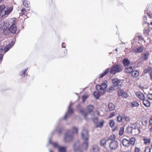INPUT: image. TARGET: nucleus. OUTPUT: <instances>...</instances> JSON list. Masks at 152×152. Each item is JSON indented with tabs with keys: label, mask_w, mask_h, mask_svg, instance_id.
Segmentation results:
<instances>
[{
	"label": "nucleus",
	"mask_w": 152,
	"mask_h": 152,
	"mask_svg": "<svg viewBox=\"0 0 152 152\" xmlns=\"http://www.w3.org/2000/svg\"><path fill=\"white\" fill-rule=\"evenodd\" d=\"M89 137L87 129L85 128H83L81 133V137L83 140V142L81 145H80L79 141L76 142L73 147L75 150L78 151L80 152H82L81 149L84 150H86L88 145Z\"/></svg>",
	"instance_id": "1"
},
{
	"label": "nucleus",
	"mask_w": 152,
	"mask_h": 152,
	"mask_svg": "<svg viewBox=\"0 0 152 152\" xmlns=\"http://www.w3.org/2000/svg\"><path fill=\"white\" fill-rule=\"evenodd\" d=\"M13 8L9 7L4 5H0V17L2 18H6L12 11Z\"/></svg>",
	"instance_id": "2"
},
{
	"label": "nucleus",
	"mask_w": 152,
	"mask_h": 152,
	"mask_svg": "<svg viewBox=\"0 0 152 152\" xmlns=\"http://www.w3.org/2000/svg\"><path fill=\"white\" fill-rule=\"evenodd\" d=\"M115 135H111L110 138V141L108 144L111 150H115L117 149L118 146V143L117 141L113 140L115 139Z\"/></svg>",
	"instance_id": "3"
},
{
	"label": "nucleus",
	"mask_w": 152,
	"mask_h": 152,
	"mask_svg": "<svg viewBox=\"0 0 152 152\" xmlns=\"http://www.w3.org/2000/svg\"><path fill=\"white\" fill-rule=\"evenodd\" d=\"M123 69L122 66L121 65H115L113 66L110 71V73L112 74H115L116 73L121 72Z\"/></svg>",
	"instance_id": "4"
},
{
	"label": "nucleus",
	"mask_w": 152,
	"mask_h": 152,
	"mask_svg": "<svg viewBox=\"0 0 152 152\" xmlns=\"http://www.w3.org/2000/svg\"><path fill=\"white\" fill-rule=\"evenodd\" d=\"M81 113L83 115L84 118L86 119H94V115L96 114L98 115H99V113L98 111H95L94 112V114L93 115H91L90 113H84V110H81L80 111Z\"/></svg>",
	"instance_id": "5"
},
{
	"label": "nucleus",
	"mask_w": 152,
	"mask_h": 152,
	"mask_svg": "<svg viewBox=\"0 0 152 152\" xmlns=\"http://www.w3.org/2000/svg\"><path fill=\"white\" fill-rule=\"evenodd\" d=\"M73 135L72 132L68 131L66 132L64 138V141L66 142H69L72 140Z\"/></svg>",
	"instance_id": "6"
},
{
	"label": "nucleus",
	"mask_w": 152,
	"mask_h": 152,
	"mask_svg": "<svg viewBox=\"0 0 152 152\" xmlns=\"http://www.w3.org/2000/svg\"><path fill=\"white\" fill-rule=\"evenodd\" d=\"M9 25L8 22L6 21L4 22L3 24L1 25V32L4 35H6L7 33V27Z\"/></svg>",
	"instance_id": "7"
},
{
	"label": "nucleus",
	"mask_w": 152,
	"mask_h": 152,
	"mask_svg": "<svg viewBox=\"0 0 152 152\" xmlns=\"http://www.w3.org/2000/svg\"><path fill=\"white\" fill-rule=\"evenodd\" d=\"M107 87L106 83H102L101 85H97L96 86V90H99L101 91L100 93L104 94V89Z\"/></svg>",
	"instance_id": "8"
},
{
	"label": "nucleus",
	"mask_w": 152,
	"mask_h": 152,
	"mask_svg": "<svg viewBox=\"0 0 152 152\" xmlns=\"http://www.w3.org/2000/svg\"><path fill=\"white\" fill-rule=\"evenodd\" d=\"M133 141V138H131L129 140L125 139H123L122 140V143L123 145L126 147H128L130 144H132Z\"/></svg>",
	"instance_id": "9"
},
{
	"label": "nucleus",
	"mask_w": 152,
	"mask_h": 152,
	"mask_svg": "<svg viewBox=\"0 0 152 152\" xmlns=\"http://www.w3.org/2000/svg\"><path fill=\"white\" fill-rule=\"evenodd\" d=\"M72 105V103L71 102L69 105L67 112L65 116H64V118L65 119H66L67 117L73 113V110L71 108V107Z\"/></svg>",
	"instance_id": "10"
},
{
	"label": "nucleus",
	"mask_w": 152,
	"mask_h": 152,
	"mask_svg": "<svg viewBox=\"0 0 152 152\" xmlns=\"http://www.w3.org/2000/svg\"><path fill=\"white\" fill-rule=\"evenodd\" d=\"M14 43L12 41L11 42L9 43L6 47L4 48V52L5 53H6L11 48L13 45H14Z\"/></svg>",
	"instance_id": "11"
},
{
	"label": "nucleus",
	"mask_w": 152,
	"mask_h": 152,
	"mask_svg": "<svg viewBox=\"0 0 152 152\" xmlns=\"http://www.w3.org/2000/svg\"><path fill=\"white\" fill-rule=\"evenodd\" d=\"M118 94L119 96H121L123 98H126L128 96L127 94L123 90H120L118 92Z\"/></svg>",
	"instance_id": "12"
},
{
	"label": "nucleus",
	"mask_w": 152,
	"mask_h": 152,
	"mask_svg": "<svg viewBox=\"0 0 152 152\" xmlns=\"http://www.w3.org/2000/svg\"><path fill=\"white\" fill-rule=\"evenodd\" d=\"M16 27L15 24L14 23H13L9 28V31L13 34L16 33Z\"/></svg>",
	"instance_id": "13"
},
{
	"label": "nucleus",
	"mask_w": 152,
	"mask_h": 152,
	"mask_svg": "<svg viewBox=\"0 0 152 152\" xmlns=\"http://www.w3.org/2000/svg\"><path fill=\"white\" fill-rule=\"evenodd\" d=\"M99 148L96 145H92L90 150V152H99Z\"/></svg>",
	"instance_id": "14"
},
{
	"label": "nucleus",
	"mask_w": 152,
	"mask_h": 152,
	"mask_svg": "<svg viewBox=\"0 0 152 152\" xmlns=\"http://www.w3.org/2000/svg\"><path fill=\"white\" fill-rule=\"evenodd\" d=\"M110 141V138L107 139H102L100 141V145L103 146H105L107 143H108Z\"/></svg>",
	"instance_id": "15"
},
{
	"label": "nucleus",
	"mask_w": 152,
	"mask_h": 152,
	"mask_svg": "<svg viewBox=\"0 0 152 152\" xmlns=\"http://www.w3.org/2000/svg\"><path fill=\"white\" fill-rule=\"evenodd\" d=\"M112 83L114 85L118 87L120 85V80L117 78H113L112 80Z\"/></svg>",
	"instance_id": "16"
},
{
	"label": "nucleus",
	"mask_w": 152,
	"mask_h": 152,
	"mask_svg": "<svg viewBox=\"0 0 152 152\" xmlns=\"http://www.w3.org/2000/svg\"><path fill=\"white\" fill-rule=\"evenodd\" d=\"M149 56V53L148 52H146L143 54H142L141 58L143 60L146 61L148 59Z\"/></svg>",
	"instance_id": "17"
},
{
	"label": "nucleus",
	"mask_w": 152,
	"mask_h": 152,
	"mask_svg": "<svg viewBox=\"0 0 152 152\" xmlns=\"http://www.w3.org/2000/svg\"><path fill=\"white\" fill-rule=\"evenodd\" d=\"M137 96L141 100H143L145 99L144 94L140 92H137L136 93Z\"/></svg>",
	"instance_id": "18"
},
{
	"label": "nucleus",
	"mask_w": 152,
	"mask_h": 152,
	"mask_svg": "<svg viewBox=\"0 0 152 152\" xmlns=\"http://www.w3.org/2000/svg\"><path fill=\"white\" fill-rule=\"evenodd\" d=\"M126 73L129 74H132L133 69L132 66H129L126 68L125 69Z\"/></svg>",
	"instance_id": "19"
},
{
	"label": "nucleus",
	"mask_w": 152,
	"mask_h": 152,
	"mask_svg": "<svg viewBox=\"0 0 152 152\" xmlns=\"http://www.w3.org/2000/svg\"><path fill=\"white\" fill-rule=\"evenodd\" d=\"M97 91H94L93 93L94 97L97 99H98L99 96L103 94L100 93V91H101L99 90H97Z\"/></svg>",
	"instance_id": "20"
},
{
	"label": "nucleus",
	"mask_w": 152,
	"mask_h": 152,
	"mask_svg": "<svg viewBox=\"0 0 152 152\" xmlns=\"http://www.w3.org/2000/svg\"><path fill=\"white\" fill-rule=\"evenodd\" d=\"M115 123L114 121L113 120H110V125L112 127H114L113 129V131H115L117 128V126H115Z\"/></svg>",
	"instance_id": "21"
},
{
	"label": "nucleus",
	"mask_w": 152,
	"mask_h": 152,
	"mask_svg": "<svg viewBox=\"0 0 152 152\" xmlns=\"http://www.w3.org/2000/svg\"><path fill=\"white\" fill-rule=\"evenodd\" d=\"M144 50V47L143 46H140L136 49H135L134 50V52L137 53H141Z\"/></svg>",
	"instance_id": "22"
},
{
	"label": "nucleus",
	"mask_w": 152,
	"mask_h": 152,
	"mask_svg": "<svg viewBox=\"0 0 152 152\" xmlns=\"http://www.w3.org/2000/svg\"><path fill=\"white\" fill-rule=\"evenodd\" d=\"M123 63L125 66H127L130 64V62L129 60L127 58H124L123 61Z\"/></svg>",
	"instance_id": "23"
},
{
	"label": "nucleus",
	"mask_w": 152,
	"mask_h": 152,
	"mask_svg": "<svg viewBox=\"0 0 152 152\" xmlns=\"http://www.w3.org/2000/svg\"><path fill=\"white\" fill-rule=\"evenodd\" d=\"M149 8H148V9L145 11V14L147 15L148 17L150 18H152V14L150 12V10L148 9Z\"/></svg>",
	"instance_id": "24"
},
{
	"label": "nucleus",
	"mask_w": 152,
	"mask_h": 152,
	"mask_svg": "<svg viewBox=\"0 0 152 152\" xmlns=\"http://www.w3.org/2000/svg\"><path fill=\"white\" fill-rule=\"evenodd\" d=\"M66 148L64 146H60L58 147V152H66Z\"/></svg>",
	"instance_id": "25"
},
{
	"label": "nucleus",
	"mask_w": 152,
	"mask_h": 152,
	"mask_svg": "<svg viewBox=\"0 0 152 152\" xmlns=\"http://www.w3.org/2000/svg\"><path fill=\"white\" fill-rule=\"evenodd\" d=\"M142 100L143 104L146 107H148L150 105V102L148 100H145L144 99Z\"/></svg>",
	"instance_id": "26"
},
{
	"label": "nucleus",
	"mask_w": 152,
	"mask_h": 152,
	"mask_svg": "<svg viewBox=\"0 0 152 152\" xmlns=\"http://www.w3.org/2000/svg\"><path fill=\"white\" fill-rule=\"evenodd\" d=\"M115 106L114 104L110 103L109 104L108 108L110 111L114 110L115 109Z\"/></svg>",
	"instance_id": "27"
},
{
	"label": "nucleus",
	"mask_w": 152,
	"mask_h": 152,
	"mask_svg": "<svg viewBox=\"0 0 152 152\" xmlns=\"http://www.w3.org/2000/svg\"><path fill=\"white\" fill-rule=\"evenodd\" d=\"M104 123V121L102 120H101L98 122L96 124V126L98 127H102Z\"/></svg>",
	"instance_id": "28"
},
{
	"label": "nucleus",
	"mask_w": 152,
	"mask_h": 152,
	"mask_svg": "<svg viewBox=\"0 0 152 152\" xmlns=\"http://www.w3.org/2000/svg\"><path fill=\"white\" fill-rule=\"evenodd\" d=\"M143 140L144 141V143L146 145H149L151 142V140L150 139L146 138H143Z\"/></svg>",
	"instance_id": "29"
},
{
	"label": "nucleus",
	"mask_w": 152,
	"mask_h": 152,
	"mask_svg": "<svg viewBox=\"0 0 152 152\" xmlns=\"http://www.w3.org/2000/svg\"><path fill=\"white\" fill-rule=\"evenodd\" d=\"M109 69H107L104 72H103V73L100 74L99 77L100 78L103 77L105 75L107 74L109 72Z\"/></svg>",
	"instance_id": "30"
},
{
	"label": "nucleus",
	"mask_w": 152,
	"mask_h": 152,
	"mask_svg": "<svg viewBox=\"0 0 152 152\" xmlns=\"http://www.w3.org/2000/svg\"><path fill=\"white\" fill-rule=\"evenodd\" d=\"M93 109V106L92 105H89L87 107V111L90 113L92 111Z\"/></svg>",
	"instance_id": "31"
},
{
	"label": "nucleus",
	"mask_w": 152,
	"mask_h": 152,
	"mask_svg": "<svg viewBox=\"0 0 152 152\" xmlns=\"http://www.w3.org/2000/svg\"><path fill=\"white\" fill-rule=\"evenodd\" d=\"M134 78L138 77L139 75V71L137 70L134 71Z\"/></svg>",
	"instance_id": "32"
},
{
	"label": "nucleus",
	"mask_w": 152,
	"mask_h": 152,
	"mask_svg": "<svg viewBox=\"0 0 152 152\" xmlns=\"http://www.w3.org/2000/svg\"><path fill=\"white\" fill-rule=\"evenodd\" d=\"M151 68L149 66H148L145 68L144 70V72L145 73H147L150 72L151 70Z\"/></svg>",
	"instance_id": "33"
},
{
	"label": "nucleus",
	"mask_w": 152,
	"mask_h": 152,
	"mask_svg": "<svg viewBox=\"0 0 152 152\" xmlns=\"http://www.w3.org/2000/svg\"><path fill=\"white\" fill-rule=\"evenodd\" d=\"M143 27L144 28V29L145 28H149V23H147L146 21L143 22Z\"/></svg>",
	"instance_id": "34"
},
{
	"label": "nucleus",
	"mask_w": 152,
	"mask_h": 152,
	"mask_svg": "<svg viewBox=\"0 0 152 152\" xmlns=\"http://www.w3.org/2000/svg\"><path fill=\"white\" fill-rule=\"evenodd\" d=\"M124 132V127H122L120 128L119 132V134L120 136L122 135Z\"/></svg>",
	"instance_id": "35"
},
{
	"label": "nucleus",
	"mask_w": 152,
	"mask_h": 152,
	"mask_svg": "<svg viewBox=\"0 0 152 152\" xmlns=\"http://www.w3.org/2000/svg\"><path fill=\"white\" fill-rule=\"evenodd\" d=\"M49 142L50 144H52L54 147L58 148V147L59 146L58 143L57 142L52 143L51 142L50 140H49Z\"/></svg>",
	"instance_id": "36"
},
{
	"label": "nucleus",
	"mask_w": 152,
	"mask_h": 152,
	"mask_svg": "<svg viewBox=\"0 0 152 152\" xmlns=\"http://www.w3.org/2000/svg\"><path fill=\"white\" fill-rule=\"evenodd\" d=\"M23 5L26 7H28L29 6V3L26 1H23Z\"/></svg>",
	"instance_id": "37"
},
{
	"label": "nucleus",
	"mask_w": 152,
	"mask_h": 152,
	"mask_svg": "<svg viewBox=\"0 0 152 152\" xmlns=\"http://www.w3.org/2000/svg\"><path fill=\"white\" fill-rule=\"evenodd\" d=\"M72 132L73 134H77L78 132V129L76 127H73L72 128Z\"/></svg>",
	"instance_id": "38"
},
{
	"label": "nucleus",
	"mask_w": 152,
	"mask_h": 152,
	"mask_svg": "<svg viewBox=\"0 0 152 152\" xmlns=\"http://www.w3.org/2000/svg\"><path fill=\"white\" fill-rule=\"evenodd\" d=\"M150 29L149 28H145L143 30V33L144 34H148L149 32Z\"/></svg>",
	"instance_id": "39"
},
{
	"label": "nucleus",
	"mask_w": 152,
	"mask_h": 152,
	"mask_svg": "<svg viewBox=\"0 0 152 152\" xmlns=\"http://www.w3.org/2000/svg\"><path fill=\"white\" fill-rule=\"evenodd\" d=\"M117 120L119 122H121L122 121V117L120 115H118L117 117Z\"/></svg>",
	"instance_id": "40"
},
{
	"label": "nucleus",
	"mask_w": 152,
	"mask_h": 152,
	"mask_svg": "<svg viewBox=\"0 0 152 152\" xmlns=\"http://www.w3.org/2000/svg\"><path fill=\"white\" fill-rule=\"evenodd\" d=\"M88 97V96L87 95H85L83 96L82 97V99L83 102H84L86 99Z\"/></svg>",
	"instance_id": "41"
},
{
	"label": "nucleus",
	"mask_w": 152,
	"mask_h": 152,
	"mask_svg": "<svg viewBox=\"0 0 152 152\" xmlns=\"http://www.w3.org/2000/svg\"><path fill=\"white\" fill-rule=\"evenodd\" d=\"M136 38H137V39H139V40H143L144 39L141 36H136Z\"/></svg>",
	"instance_id": "42"
},
{
	"label": "nucleus",
	"mask_w": 152,
	"mask_h": 152,
	"mask_svg": "<svg viewBox=\"0 0 152 152\" xmlns=\"http://www.w3.org/2000/svg\"><path fill=\"white\" fill-rule=\"evenodd\" d=\"M128 132L129 133L132 132V128L131 126H129L127 128Z\"/></svg>",
	"instance_id": "43"
},
{
	"label": "nucleus",
	"mask_w": 152,
	"mask_h": 152,
	"mask_svg": "<svg viewBox=\"0 0 152 152\" xmlns=\"http://www.w3.org/2000/svg\"><path fill=\"white\" fill-rule=\"evenodd\" d=\"M148 98L151 100H152V94L149 93L147 95Z\"/></svg>",
	"instance_id": "44"
},
{
	"label": "nucleus",
	"mask_w": 152,
	"mask_h": 152,
	"mask_svg": "<svg viewBox=\"0 0 152 152\" xmlns=\"http://www.w3.org/2000/svg\"><path fill=\"white\" fill-rule=\"evenodd\" d=\"M139 105V103L136 101H134V107H137Z\"/></svg>",
	"instance_id": "45"
},
{
	"label": "nucleus",
	"mask_w": 152,
	"mask_h": 152,
	"mask_svg": "<svg viewBox=\"0 0 152 152\" xmlns=\"http://www.w3.org/2000/svg\"><path fill=\"white\" fill-rule=\"evenodd\" d=\"M145 152H151V149L148 147H146L145 151Z\"/></svg>",
	"instance_id": "46"
},
{
	"label": "nucleus",
	"mask_w": 152,
	"mask_h": 152,
	"mask_svg": "<svg viewBox=\"0 0 152 152\" xmlns=\"http://www.w3.org/2000/svg\"><path fill=\"white\" fill-rule=\"evenodd\" d=\"M139 124L137 123H135L134 124V125L135 124V125H136V126H137V133H139L140 132V131L139 129L138 128V126H139V125H138Z\"/></svg>",
	"instance_id": "47"
},
{
	"label": "nucleus",
	"mask_w": 152,
	"mask_h": 152,
	"mask_svg": "<svg viewBox=\"0 0 152 152\" xmlns=\"http://www.w3.org/2000/svg\"><path fill=\"white\" fill-rule=\"evenodd\" d=\"M26 11L25 8H23L21 10V12L23 15H24Z\"/></svg>",
	"instance_id": "48"
},
{
	"label": "nucleus",
	"mask_w": 152,
	"mask_h": 152,
	"mask_svg": "<svg viewBox=\"0 0 152 152\" xmlns=\"http://www.w3.org/2000/svg\"><path fill=\"white\" fill-rule=\"evenodd\" d=\"M27 69H25L24 71H23V72L21 74V76L22 77H25V74L26 72V71H27Z\"/></svg>",
	"instance_id": "49"
},
{
	"label": "nucleus",
	"mask_w": 152,
	"mask_h": 152,
	"mask_svg": "<svg viewBox=\"0 0 152 152\" xmlns=\"http://www.w3.org/2000/svg\"><path fill=\"white\" fill-rule=\"evenodd\" d=\"M116 87V86L114 85L113 86H112L110 87V90L113 91L115 89H116V88H115Z\"/></svg>",
	"instance_id": "50"
},
{
	"label": "nucleus",
	"mask_w": 152,
	"mask_h": 152,
	"mask_svg": "<svg viewBox=\"0 0 152 152\" xmlns=\"http://www.w3.org/2000/svg\"><path fill=\"white\" fill-rule=\"evenodd\" d=\"M140 150L139 148L135 147L134 149V152H140Z\"/></svg>",
	"instance_id": "51"
},
{
	"label": "nucleus",
	"mask_w": 152,
	"mask_h": 152,
	"mask_svg": "<svg viewBox=\"0 0 152 152\" xmlns=\"http://www.w3.org/2000/svg\"><path fill=\"white\" fill-rule=\"evenodd\" d=\"M124 119L125 120L127 121H129L130 120V118L128 117H124Z\"/></svg>",
	"instance_id": "52"
},
{
	"label": "nucleus",
	"mask_w": 152,
	"mask_h": 152,
	"mask_svg": "<svg viewBox=\"0 0 152 152\" xmlns=\"http://www.w3.org/2000/svg\"><path fill=\"white\" fill-rule=\"evenodd\" d=\"M115 114V113L114 112H113L110 114V115L109 116V118H111L113 117Z\"/></svg>",
	"instance_id": "53"
},
{
	"label": "nucleus",
	"mask_w": 152,
	"mask_h": 152,
	"mask_svg": "<svg viewBox=\"0 0 152 152\" xmlns=\"http://www.w3.org/2000/svg\"><path fill=\"white\" fill-rule=\"evenodd\" d=\"M143 20L144 21V22L146 21L147 20V18L146 15H144L143 16Z\"/></svg>",
	"instance_id": "54"
},
{
	"label": "nucleus",
	"mask_w": 152,
	"mask_h": 152,
	"mask_svg": "<svg viewBox=\"0 0 152 152\" xmlns=\"http://www.w3.org/2000/svg\"><path fill=\"white\" fill-rule=\"evenodd\" d=\"M142 124L143 125H145L147 124V121H145L144 122H142Z\"/></svg>",
	"instance_id": "55"
},
{
	"label": "nucleus",
	"mask_w": 152,
	"mask_h": 152,
	"mask_svg": "<svg viewBox=\"0 0 152 152\" xmlns=\"http://www.w3.org/2000/svg\"><path fill=\"white\" fill-rule=\"evenodd\" d=\"M65 44L64 43H62L61 46L62 48H65Z\"/></svg>",
	"instance_id": "56"
},
{
	"label": "nucleus",
	"mask_w": 152,
	"mask_h": 152,
	"mask_svg": "<svg viewBox=\"0 0 152 152\" xmlns=\"http://www.w3.org/2000/svg\"><path fill=\"white\" fill-rule=\"evenodd\" d=\"M3 55L2 54H0V61H1L3 57Z\"/></svg>",
	"instance_id": "57"
},
{
	"label": "nucleus",
	"mask_w": 152,
	"mask_h": 152,
	"mask_svg": "<svg viewBox=\"0 0 152 152\" xmlns=\"http://www.w3.org/2000/svg\"><path fill=\"white\" fill-rule=\"evenodd\" d=\"M149 122L150 124L151 125L152 124V116Z\"/></svg>",
	"instance_id": "58"
},
{
	"label": "nucleus",
	"mask_w": 152,
	"mask_h": 152,
	"mask_svg": "<svg viewBox=\"0 0 152 152\" xmlns=\"http://www.w3.org/2000/svg\"><path fill=\"white\" fill-rule=\"evenodd\" d=\"M150 77L151 79L152 80V72L150 74Z\"/></svg>",
	"instance_id": "59"
},
{
	"label": "nucleus",
	"mask_w": 152,
	"mask_h": 152,
	"mask_svg": "<svg viewBox=\"0 0 152 152\" xmlns=\"http://www.w3.org/2000/svg\"><path fill=\"white\" fill-rule=\"evenodd\" d=\"M103 152H110L109 151L106 150L105 151H104Z\"/></svg>",
	"instance_id": "60"
},
{
	"label": "nucleus",
	"mask_w": 152,
	"mask_h": 152,
	"mask_svg": "<svg viewBox=\"0 0 152 152\" xmlns=\"http://www.w3.org/2000/svg\"><path fill=\"white\" fill-rule=\"evenodd\" d=\"M150 21L151 22V24L152 25V19Z\"/></svg>",
	"instance_id": "61"
},
{
	"label": "nucleus",
	"mask_w": 152,
	"mask_h": 152,
	"mask_svg": "<svg viewBox=\"0 0 152 152\" xmlns=\"http://www.w3.org/2000/svg\"><path fill=\"white\" fill-rule=\"evenodd\" d=\"M50 152H53V151H52L51 150H50Z\"/></svg>",
	"instance_id": "62"
},
{
	"label": "nucleus",
	"mask_w": 152,
	"mask_h": 152,
	"mask_svg": "<svg viewBox=\"0 0 152 152\" xmlns=\"http://www.w3.org/2000/svg\"><path fill=\"white\" fill-rule=\"evenodd\" d=\"M132 106H133V102L132 103Z\"/></svg>",
	"instance_id": "63"
},
{
	"label": "nucleus",
	"mask_w": 152,
	"mask_h": 152,
	"mask_svg": "<svg viewBox=\"0 0 152 152\" xmlns=\"http://www.w3.org/2000/svg\"><path fill=\"white\" fill-rule=\"evenodd\" d=\"M115 50L116 51H117L118 50H117V49H115Z\"/></svg>",
	"instance_id": "64"
}]
</instances>
